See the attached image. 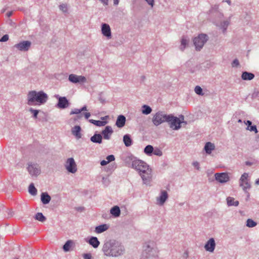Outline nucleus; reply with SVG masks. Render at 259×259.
Segmentation results:
<instances>
[{
  "label": "nucleus",
  "instance_id": "nucleus-1",
  "mask_svg": "<svg viewBox=\"0 0 259 259\" xmlns=\"http://www.w3.org/2000/svg\"><path fill=\"white\" fill-rule=\"evenodd\" d=\"M132 167L139 171L144 184L149 185L152 179V171L149 165L140 159H134L132 163Z\"/></svg>",
  "mask_w": 259,
  "mask_h": 259
},
{
  "label": "nucleus",
  "instance_id": "nucleus-2",
  "mask_svg": "<svg viewBox=\"0 0 259 259\" xmlns=\"http://www.w3.org/2000/svg\"><path fill=\"white\" fill-rule=\"evenodd\" d=\"M102 251L106 256L118 257L124 253L125 249L121 243L115 240H109L103 244Z\"/></svg>",
  "mask_w": 259,
  "mask_h": 259
},
{
  "label": "nucleus",
  "instance_id": "nucleus-3",
  "mask_svg": "<svg viewBox=\"0 0 259 259\" xmlns=\"http://www.w3.org/2000/svg\"><path fill=\"white\" fill-rule=\"evenodd\" d=\"M28 104L29 105H40L46 102L47 95L42 91L36 92L32 91L28 94Z\"/></svg>",
  "mask_w": 259,
  "mask_h": 259
},
{
  "label": "nucleus",
  "instance_id": "nucleus-4",
  "mask_svg": "<svg viewBox=\"0 0 259 259\" xmlns=\"http://www.w3.org/2000/svg\"><path fill=\"white\" fill-rule=\"evenodd\" d=\"M158 249L153 241L145 242L143 245L142 257L144 258H155L158 256Z\"/></svg>",
  "mask_w": 259,
  "mask_h": 259
},
{
  "label": "nucleus",
  "instance_id": "nucleus-5",
  "mask_svg": "<svg viewBox=\"0 0 259 259\" xmlns=\"http://www.w3.org/2000/svg\"><path fill=\"white\" fill-rule=\"evenodd\" d=\"M168 115L165 114L162 112H158L153 115L152 122L153 124L158 126L162 123L167 121Z\"/></svg>",
  "mask_w": 259,
  "mask_h": 259
},
{
  "label": "nucleus",
  "instance_id": "nucleus-6",
  "mask_svg": "<svg viewBox=\"0 0 259 259\" xmlns=\"http://www.w3.org/2000/svg\"><path fill=\"white\" fill-rule=\"evenodd\" d=\"M167 122L169 123L170 127L174 130H177L181 127V123L183 122L180 118L171 115H168Z\"/></svg>",
  "mask_w": 259,
  "mask_h": 259
},
{
  "label": "nucleus",
  "instance_id": "nucleus-7",
  "mask_svg": "<svg viewBox=\"0 0 259 259\" xmlns=\"http://www.w3.org/2000/svg\"><path fill=\"white\" fill-rule=\"evenodd\" d=\"M207 40V36L206 34H200L194 40V44L197 50H200L203 46L205 42Z\"/></svg>",
  "mask_w": 259,
  "mask_h": 259
},
{
  "label": "nucleus",
  "instance_id": "nucleus-8",
  "mask_svg": "<svg viewBox=\"0 0 259 259\" xmlns=\"http://www.w3.org/2000/svg\"><path fill=\"white\" fill-rule=\"evenodd\" d=\"M248 177V174L247 173L245 172L242 175L239 180L240 186L244 190H246L250 188V185L249 182Z\"/></svg>",
  "mask_w": 259,
  "mask_h": 259
},
{
  "label": "nucleus",
  "instance_id": "nucleus-9",
  "mask_svg": "<svg viewBox=\"0 0 259 259\" xmlns=\"http://www.w3.org/2000/svg\"><path fill=\"white\" fill-rule=\"evenodd\" d=\"M65 167L66 169L71 173H75L77 170L76 164L73 158H69L67 159Z\"/></svg>",
  "mask_w": 259,
  "mask_h": 259
},
{
  "label": "nucleus",
  "instance_id": "nucleus-10",
  "mask_svg": "<svg viewBox=\"0 0 259 259\" xmlns=\"http://www.w3.org/2000/svg\"><path fill=\"white\" fill-rule=\"evenodd\" d=\"M215 180L220 183H225L230 180L229 174L227 172L215 173L214 175Z\"/></svg>",
  "mask_w": 259,
  "mask_h": 259
},
{
  "label": "nucleus",
  "instance_id": "nucleus-11",
  "mask_svg": "<svg viewBox=\"0 0 259 259\" xmlns=\"http://www.w3.org/2000/svg\"><path fill=\"white\" fill-rule=\"evenodd\" d=\"M31 42L29 41H23L14 46V47L21 51H27L31 46Z\"/></svg>",
  "mask_w": 259,
  "mask_h": 259
},
{
  "label": "nucleus",
  "instance_id": "nucleus-12",
  "mask_svg": "<svg viewBox=\"0 0 259 259\" xmlns=\"http://www.w3.org/2000/svg\"><path fill=\"white\" fill-rule=\"evenodd\" d=\"M69 80L73 83H83L86 81V78L81 75L71 74L69 76Z\"/></svg>",
  "mask_w": 259,
  "mask_h": 259
},
{
  "label": "nucleus",
  "instance_id": "nucleus-13",
  "mask_svg": "<svg viewBox=\"0 0 259 259\" xmlns=\"http://www.w3.org/2000/svg\"><path fill=\"white\" fill-rule=\"evenodd\" d=\"M56 97L58 99V103L57 107L60 109H64L69 106V102L65 97H59L56 96Z\"/></svg>",
  "mask_w": 259,
  "mask_h": 259
},
{
  "label": "nucleus",
  "instance_id": "nucleus-14",
  "mask_svg": "<svg viewBox=\"0 0 259 259\" xmlns=\"http://www.w3.org/2000/svg\"><path fill=\"white\" fill-rule=\"evenodd\" d=\"M29 174L32 176H37L40 173V169L36 164H29L27 167Z\"/></svg>",
  "mask_w": 259,
  "mask_h": 259
},
{
  "label": "nucleus",
  "instance_id": "nucleus-15",
  "mask_svg": "<svg viewBox=\"0 0 259 259\" xmlns=\"http://www.w3.org/2000/svg\"><path fill=\"white\" fill-rule=\"evenodd\" d=\"M215 247V242L213 238H210L204 245L205 249L209 252H213Z\"/></svg>",
  "mask_w": 259,
  "mask_h": 259
},
{
  "label": "nucleus",
  "instance_id": "nucleus-16",
  "mask_svg": "<svg viewBox=\"0 0 259 259\" xmlns=\"http://www.w3.org/2000/svg\"><path fill=\"white\" fill-rule=\"evenodd\" d=\"M113 131L111 126H107L102 132V134L104 139L109 140Z\"/></svg>",
  "mask_w": 259,
  "mask_h": 259
},
{
  "label": "nucleus",
  "instance_id": "nucleus-17",
  "mask_svg": "<svg viewBox=\"0 0 259 259\" xmlns=\"http://www.w3.org/2000/svg\"><path fill=\"white\" fill-rule=\"evenodd\" d=\"M102 34L107 37L108 38L111 37V29L109 25L107 24L104 23L102 26Z\"/></svg>",
  "mask_w": 259,
  "mask_h": 259
},
{
  "label": "nucleus",
  "instance_id": "nucleus-18",
  "mask_svg": "<svg viewBox=\"0 0 259 259\" xmlns=\"http://www.w3.org/2000/svg\"><path fill=\"white\" fill-rule=\"evenodd\" d=\"M109 228V225L106 224H102L95 227V232L97 234H101Z\"/></svg>",
  "mask_w": 259,
  "mask_h": 259
},
{
  "label": "nucleus",
  "instance_id": "nucleus-19",
  "mask_svg": "<svg viewBox=\"0 0 259 259\" xmlns=\"http://www.w3.org/2000/svg\"><path fill=\"white\" fill-rule=\"evenodd\" d=\"M88 243L94 248H97L99 246L100 243L96 237L92 236L88 241Z\"/></svg>",
  "mask_w": 259,
  "mask_h": 259
},
{
  "label": "nucleus",
  "instance_id": "nucleus-20",
  "mask_svg": "<svg viewBox=\"0 0 259 259\" xmlns=\"http://www.w3.org/2000/svg\"><path fill=\"white\" fill-rule=\"evenodd\" d=\"M110 211V213L115 218L118 217L120 215V209L117 205L112 207Z\"/></svg>",
  "mask_w": 259,
  "mask_h": 259
},
{
  "label": "nucleus",
  "instance_id": "nucleus-21",
  "mask_svg": "<svg viewBox=\"0 0 259 259\" xmlns=\"http://www.w3.org/2000/svg\"><path fill=\"white\" fill-rule=\"evenodd\" d=\"M168 195H160L156 197V204L162 206L168 198Z\"/></svg>",
  "mask_w": 259,
  "mask_h": 259
},
{
  "label": "nucleus",
  "instance_id": "nucleus-22",
  "mask_svg": "<svg viewBox=\"0 0 259 259\" xmlns=\"http://www.w3.org/2000/svg\"><path fill=\"white\" fill-rule=\"evenodd\" d=\"M125 122V117L123 115H119L117 119L116 125L118 127H123Z\"/></svg>",
  "mask_w": 259,
  "mask_h": 259
},
{
  "label": "nucleus",
  "instance_id": "nucleus-23",
  "mask_svg": "<svg viewBox=\"0 0 259 259\" xmlns=\"http://www.w3.org/2000/svg\"><path fill=\"white\" fill-rule=\"evenodd\" d=\"M227 205L229 206H237L239 205V201L235 200L234 198L231 197H228L226 199Z\"/></svg>",
  "mask_w": 259,
  "mask_h": 259
},
{
  "label": "nucleus",
  "instance_id": "nucleus-24",
  "mask_svg": "<svg viewBox=\"0 0 259 259\" xmlns=\"http://www.w3.org/2000/svg\"><path fill=\"white\" fill-rule=\"evenodd\" d=\"M215 146L213 144L210 142H207L204 146V150L208 154H210L211 151L214 149Z\"/></svg>",
  "mask_w": 259,
  "mask_h": 259
},
{
  "label": "nucleus",
  "instance_id": "nucleus-25",
  "mask_svg": "<svg viewBox=\"0 0 259 259\" xmlns=\"http://www.w3.org/2000/svg\"><path fill=\"white\" fill-rule=\"evenodd\" d=\"M81 128L78 125L75 126L72 130V133L77 138L79 139L81 138L80 134Z\"/></svg>",
  "mask_w": 259,
  "mask_h": 259
},
{
  "label": "nucleus",
  "instance_id": "nucleus-26",
  "mask_svg": "<svg viewBox=\"0 0 259 259\" xmlns=\"http://www.w3.org/2000/svg\"><path fill=\"white\" fill-rule=\"evenodd\" d=\"M74 244V242L72 240H67L63 246V249L65 252H68L70 250V247Z\"/></svg>",
  "mask_w": 259,
  "mask_h": 259
},
{
  "label": "nucleus",
  "instance_id": "nucleus-27",
  "mask_svg": "<svg viewBox=\"0 0 259 259\" xmlns=\"http://www.w3.org/2000/svg\"><path fill=\"white\" fill-rule=\"evenodd\" d=\"M254 77V75L252 73L247 72H244L242 73L241 77L243 80H251Z\"/></svg>",
  "mask_w": 259,
  "mask_h": 259
},
{
  "label": "nucleus",
  "instance_id": "nucleus-28",
  "mask_svg": "<svg viewBox=\"0 0 259 259\" xmlns=\"http://www.w3.org/2000/svg\"><path fill=\"white\" fill-rule=\"evenodd\" d=\"M102 137L100 134H95L91 138V140L93 143H101Z\"/></svg>",
  "mask_w": 259,
  "mask_h": 259
},
{
  "label": "nucleus",
  "instance_id": "nucleus-29",
  "mask_svg": "<svg viewBox=\"0 0 259 259\" xmlns=\"http://www.w3.org/2000/svg\"><path fill=\"white\" fill-rule=\"evenodd\" d=\"M123 142L126 147H129L132 145V141L128 135H125L123 136Z\"/></svg>",
  "mask_w": 259,
  "mask_h": 259
},
{
  "label": "nucleus",
  "instance_id": "nucleus-30",
  "mask_svg": "<svg viewBox=\"0 0 259 259\" xmlns=\"http://www.w3.org/2000/svg\"><path fill=\"white\" fill-rule=\"evenodd\" d=\"M89 122L98 126H104L107 123V121L95 120L94 119H90Z\"/></svg>",
  "mask_w": 259,
  "mask_h": 259
},
{
  "label": "nucleus",
  "instance_id": "nucleus-31",
  "mask_svg": "<svg viewBox=\"0 0 259 259\" xmlns=\"http://www.w3.org/2000/svg\"><path fill=\"white\" fill-rule=\"evenodd\" d=\"M34 218L35 220L39 221L41 222H44L46 220V218L43 215L41 212H37L35 215Z\"/></svg>",
  "mask_w": 259,
  "mask_h": 259
},
{
  "label": "nucleus",
  "instance_id": "nucleus-32",
  "mask_svg": "<svg viewBox=\"0 0 259 259\" xmlns=\"http://www.w3.org/2000/svg\"><path fill=\"white\" fill-rule=\"evenodd\" d=\"M51 199L50 195H41V201L44 204H48Z\"/></svg>",
  "mask_w": 259,
  "mask_h": 259
},
{
  "label": "nucleus",
  "instance_id": "nucleus-33",
  "mask_svg": "<svg viewBox=\"0 0 259 259\" xmlns=\"http://www.w3.org/2000/svg\"><path fill=\"white\" fill-rule=\"evenodd\" d=\"M142 108H143L142 113L144 114H146V115L149 114L152 111L151 108L147 105H144L143 106Z\"/></svg>",
  "mask_w": 259,
  "mask_h": 259
},
{
  "label": "nucleus",
  "instance_id": "nucleus-34",
  "mask_svg": "<svg viewBox=\"0 0 259 259\" xmlns=\"http://www.w3.org/2000/svg\"><path fill=\"white\" fill-rule=\"evenodd\" d=\"M246 226L249 228H252L257 225V223L251 219H248L246 221Z\"/></svg>",
  "mask_w": 259,
  "mask_h": 259
},
{
  "label": "nucleus",
  "instance_id": "nucleus-35",
  "mask_svg": "<svg viewBox=\"0 0 259 259\" xmlns=\"http://www.w3.org/2000/svg\"><path fill=\"white\" fill-rule=\"evenodd\" d=\"M153 151V147L151 145L147 146L144 149V152L148 155H151Z\"/></svg>",
  "mask_w": 259,
  "mask_h": 259
},
{
  "label": "nucleus",
  "instance_id": "nucleus-36",
  "mask_svg": "<svg viewBox=\"0 0 259 259\" xmlns=\"http://www.w3.org/2000/svg\"><path fill=\"white\" fill-rule=\"evenodd\" d=\"M29 192L31 194H35L37 192V190L35 188L34 185L33 184H31L29 186V189H28Z\"/></svg>",
  "mask_w": 259,
  "mask_h": 259
},
{
  "label": "nucleus",
  "instance_id": "nucleus-37",
  "mask_svg": "<svg viewBox=\"0 0 259 259\" xmlns=\"http://www.w3.org/2000/svg\"><path fill=\"white\" fill-rule=\"evenodd\" d=\"M153 153L154 155L158 156H160L162 155V151L158 148H156L154 150L153 149Z\"/></svg>",
  "mask_w": 259,
  "mask_h": 259
},
{
  "label": "nucleus",
  "instance_id": "nucleus-38",
  "mask_svg": "<svg viewBox=\"0 0 259 259\" xmlns=\"http://www.w3.org/2000/svg\"><path fill=\"white\" fill-rule=\"evenodd\" d=\"M246 129L251 132L253 131V132H254L255 133H257V130L255 125H251L250 126H247V127L246 128Z\"/></svg>",
  "mask_w": 259,
  "mask_h": 259
},
{
  "label": "nucleus",
  "instance_id": "nucleus-39",
  "mask_svg": "<svg viewBox=\"0 0 259 259\" xmlns=\"http://www.w3.org/2000/svg\"><path fill=\"white\" fill-rule=\"evenodd\" d=\"M60 9L63 12H67L68 10L67 6L66 4H62L60 5Z\"/></svg>",
  "mask_w": 259,
  "mask_h": 259
},
{
  "label": "nucleus",
  "instance_id": "nucleus-40",
  "mask_svg": "<svg viewBox=\"0 0 259 259\" xmlns=\"http://www.w3.org/2000/svg\"><path fill=\"white\" fill-rule=\"evenodd\" d=\"M187 43H188L187 40L186 39H185V38L182 39V40H181V46H182V47L181 48L182 50H183L185 48L186 45H187Z\"/></svg>",
  "mask_w": 259,
  "mask_h": 259
},
{
  "label": "nucleus",
  "instance_id": "nucleus-41",
  "mask_svg": "<svg viewBox=\"0 0 259 259\" xmlns=\"http://www.w3.org/2000/svg\"><path fill=\"white\" fill-rule=\"evenodd\" d=\"M195 92L198 95H201L202 92V90L200 87L196 86L195 88Z\"/></svg>",
  "mask_w": 259,
  "mask_h": 259
},
{
  "label": "nucleus",
  "instance_id": "nucleus-42",
  "mask_svg": "<svg viewBox=\"0 0 259 259\" xmlns=\"http://www.w3.org/2000/svg\"><path fill=\"white\" fill-rule=\"evenodd\" d=\"M81 112V110L80 109H74L73 110H72L71 112H70V114L72 115V114H78L79 113H80Z\"/></svg>",
  "mask_w": 259,
  "mask_h": 259
},
{
  "label": "nucleus",
  "instance_id": "nucleus-43",
  "mask_svg": "<svg viewBox=\"0 0 259 259\" xmlns=\"http://www.w3.org/2000/svg\"><path fill=\"white\" fill-rule=\"evenodd\" d=\"M114 159H115V158H114V155H110L106 157V160L107 161V162H108V163L110 162H111L112 161H114Z\"/></svg>",
  "mask_w": 259,
  "mask_h": 259
},
{
  "label": "nucleus",
  "instance_id": "nucleus-44",
  "mask_svg": "<svg viewBox=\"0 0 259 259\" xmlns=\"http://www.w3.org/2000/svg\"><path fill=\"white\" fill-rule=\"evenodd\" d=\"M30 111L33 114V116L35 118H37V116L38 113V111L36 110H34L32 108L30 109Z\"/></svg>",
  "mask_w": 259,
  "mask_h": 259
},
{
  "label": "nucleus",
  "instance_id": "nucleus-45",
  "mask_svg": "<svg viewBox=\"0 0 259 259\" xmlns=\"http://www.w3.org/2000/svg\"><path fill=\"white\" fill-rule=\"evenodd\" d=\"M82 256L84 259H92V255L90 253H84Z\"/></svg>",
  "mask_w": 259,
  "mask_h": 259
},
{
  "label": "nucleus",
  "instance_id": "nucleus-46",
  "mask_svg": "<svg viewBox=\"0 0 259 259\" xmlns=\"http://www.w3.org/2000/svg\"><path fill=\"white\" fill-rule=\"evenodd\" d=\"M9 39V36L7 34H5L4 35L1 39L0 41H6L7 40H8Z\"/></svg>",
  "mask_w": 259,
  "mask_h": 259
},
{
  "label": "nucleus",
  "instance_id": "nucleus-47",
  "mask_svg": "<svg viewBox=\"0 0 259 259\" xmlns=\"http://www.w3.org/2000/svg\"><path fill=\"white\" fill-rule=\"evenodd\" d=\"M189 256V253H188V251H185L183 255H182V257L183 259H187Z\"/></svg>",
  "mask_w": 259,
  "mask_h": 259
},
{
  "label": "nucleus",
  "instance_id": "nucleus-48",
  "mask_svg": "<svg viewBox=\"0 0 259 259\" xmlns=\"http://www.w3.org/2000/svg\"><path fill=\"white\" fill-rule=\"evenodd\" d=\"M75 209L78 211L82 212L84 210V208L83 207L80 206L75 207Z\"/></svg>",
  "mask_w": 259,
  "mask_h": 259
},
{
  "label": "nucleus",
  "instance_id": "nucleus-49",
  "mask_svg": "<svg viewBox=\"0 0 259 259\" xmlns=\"http://www.w3.org/2000/svg\"><path fill=\"white\" fill-rule=\"evenodd\" d=\"M193 165L197 169H199V163L197 161L194 162L193 163Z\"/></svg>",
  "mask_w": 259,
  "mask_h": 259
},
{
  "label": "nucleus",
  "instance_id": "nucleus-50",
  "mask_svg": "<svg viewBox=\"0 0 259 259\" xmlns=\"http://www.w3.org/2000/svg\"><path fill=\"white\" fill-rule=\"evenodd\" d=\"M239 65V61L238 60L235 59L233 61L232 65L233 66H237Z\"/></svg>",
  "mask_w": 259,
  "mask_h": 259
},
{
  "label": "nucleus",
  "instance_id": "nucleus-51",
  "mask_svg": "<svg viewBox=\"0 0 259 259\" xmlns=\"http://www.w3.org/2000/svg\"><path fill=\"white\" fill-rule=\"evenodd\" d=\"M83 115L86 119H88L91 116V114L89 112H85L83 114Z\"/></svg>",
  "mask_w": 259,
  "mask_h": 259
},
{
  "label": "nucleus",
  "instance_id": "nucleus-52",
  "mask_svg": "<svg viewBox=\"0 0 259 259\" xmlns=\"http://www.w3.org/2000/svg\"><path fill=\"white\" fill-rule=\"evenodd\" d=\"M108 163V162H107V160H102L101 161V165H102V166H104V165H106V164H107Z\"/></svg>",
  "mask_w": 259,
  "mask_h": 259
},
{
  "label": "nucleus",
  "instance_id": "nucleus-53",
  "mask_svg": "<svg viewBox=\"0 0 259 259\" xmlns=\"http://www.w3.org/2000/svg\"><path fill=\"white\" fill-rule=\"evenodd\" d=\"M104 5H107L108 0H100Z\"/></svg>",
  "mask_w": 259,
  "mask_h": 259
},
{
  "label": "nucleus",
  "instance_id": "nucleus-54",
  "mask_svg": "<svg viewBox=\"0 0 259 259\" xmlns=\"http://www.w3.org/2000/svg\"><path fill=\"white\" fill-rule=\"evenodd\" d=\"M245 123L248 126H250L251 125V122L249 120H247Z\"/></svg>",
  "mask_w": 259,
  "mask_h": 259
},
{
  "label": "nucleus",
  "instance_id": "nucleus-55",
  "mask_svg": "<svg viewBox=\"0 0 259 259\" xmlns=\"http://www.w3.org/2000/svg\"><path fill=\"white\" fill-rule=\"evenodd\" d=\"M119 0H113V3L115 5H117L119 3Z\"/></svg>",
  "mask_w": 259,
  "mask_h": 259
},
{
  "label": "nucleus",
  "instance_id": "nucleus-56",
  "mask_svg": "<svg viewBox=\"0 0 259 259\" xmlns=\"http://www.w3.org/2000/svg\"><path fill=\"white\" fill-rule=\"evenodd\" d=\"M80 110H81V112L83 111H85V110H87V107L85 106H83L82 108H81V109H80Z\"/></svg>",
  "mask_w": 259,
  "mask_h": 259
},
{
  "label": "nucleus",
  "instance_id": "nucleus-57",
  "mask_svg": "<svg viewBox=\"0 0 259 259\" xmlns=\"http://www.w3.org/2000/svg\"><path fill=\"white\" fill-rule=\"evenodd\" d=\"M12 12H8L7 14L8 17H10L12 15Z\"/></svg>",
  "mask_w": 259,
  "mask_h": 259
},
{
  "label": "nucleus",
  "instance_id": "nucleus-58",
  "mask_svg": "<svg viewBox=\"0 0 259 259\" xmlns=\"http://www.w3.org/2000/svg\"><path fill=\"white\" fill-rule=\"evenodd\" d=\"M225 1L229 5H230L231 4V2L230 0H225Z\"/></svg>",
  "mask_w": 259,
  "mask_h": 259
},
{
  "label": "nucleus",
  "instance_id": "nucleus-59",
  "mask_svg": "<svg viewBox=\"0 0 259 259\" xmlns=\"http://www.w3.org/2000/svg\"><path fill=\"white\" fill-rule=\"evenodd\" d=\"M255 184L256 185H259V179H258L257 180H256L255 182Z\"/></svg>",
  "mask_w": 259,
  "mask_h": 259
},
{
  "label": "nucleus",
  "instance_id": "nucleus-60",
  "mask_svg": "<svg viewBox=\"0 0 259 259\" xmlns=\"http://www.w3.org/2000/svg\"><path fill=\"white\" fill-rule=\"evenodd\" d=\"M161 194H163V195L167 194V192L166 191H162L161 192Z\"/></svg>",
  "mask_w": 259,
  "mask_h": 259
},
{
  "label": "nucleus",
  "instance_id": "nucleus-61",
  "mask_svg": "<svg viewBox=\"0 0 259 259\" xmlns=\"http://www.w3.org/2000/svg\"><path fill=\"white\" fill-rule=\"evenodd\" d=\"M80 117H81V115H79L78 116V118H80Z\"/></svg>",
  "mask_w": 259,
  "mask_h": 259
},
{
  "label": "nucleus",
  "instance_id": "nucleus-62",
  "mask_svg": "<svg viewBox=\"0 0 259 259\" xmlns=\"http://www.w3.org/2000/svg\"><path fill=\"white\" fill-rule=\"evenodd\" d=\"M41 194L44 195V194H48L46 193H42Z\"/></svg>",
  "mask_w": 259,
  "mask_h": 259
},
{
  "label": "nucleus",
  "instance_id": "nucleus-63",
  "mask_svg": "<svg viewBox=\"0 0 259 259\" xmlns=\"http://www.w3.org/2000/svg\"><path fill=\"white\" fill-rule=\"evenodd\" d=\"M182 119L183 120H184V116H182Z\"/></svg>",
  "mask_w": 259,
  "mask_h": 259
},
{
  "label": "nucleus",
  "instance_id": "nucleus-64",
  "mask_svg": "<svg viewBox=\"0 0 259 259\" xmlns=\"http://www.w3.org/2000/svg\"><path fill=\"white\" fill-rule=\"evenodd\" d=\"M14 259H18V258H14Z\"/></svg>",
  "mask_w": 259,
  "mask_h": 259
}]
</instances>
